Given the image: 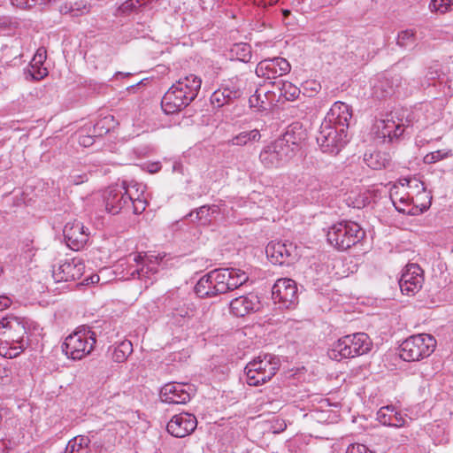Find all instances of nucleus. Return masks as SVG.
<instances>
[{"mask_svg":"<svg viewBox=\"0 0 453 453\" xmlns=\"http://www.w3.org/2000/svg\"><path fill=\"white\" fill-rule=\"evenodd\" d=\"M202 80L195 74L180 78L164 95L161 106L166 114H173L188 106L197 96Z\"/></svg>","mask_w":453,"mask_h":453,"instance_id":"1","label":"nucleus"},{"mask_svg":"<svg viewBox=\"0 0 453 453\" xmlns=\"http://www.w3.org/2000/svg\"><path fill=\"white\" fill-rule=\"evenodd\" d=\"M27 321L24 318L7 315L0 320V353L13 358L26 348L25 340L27 334Z\"/></svg>","mask_w":453,"mask_h":453,"instance_id":"2","label":"nucleus"},{"mask_svg":"<svg viewBox=\"0 0 453 453\" xmlns=\"http://www.w3.org/2000/svg\"><path fill=\"white\" fill-rule=\"evenodd\" d=\"M365 236V230L357 223L347 220L334 224L326 232L327 242L340 251L349 250Z\"/></svg>","mask_w":453,"mask_h":453,"instance_id":"3","label":"nucleus"},{"mask_svg":"<svg viewBox=\"0 0 453 453\" xmlns=\"http://www.w3.org/2000/svg\"><path fill=\"white\" fill-rule=\"evenodd\" d=\"M280 365V358L275 355L260 354L245 366L247 383L254 387L265 383L276 374Z\"/></svg>","mask_w":453,"mask_h":453,"instance_id":"4","label":"nucleus"},{"mask_svg":"<svg viewBox=\"0 0 453 453\" xmlns=\"http://www.w3.org/2000/svg\"><path fill=\"white\" fill-rule=\"evenodd\" d=\"M96 342V333L90 327L81 326L65 339L61 348L68 358L80 360L90 354Z\"/></svg>","mask_w":453,"mask_h":453,"instance_id":"5","label":"nucleus"},{"mask_svg":"<svg viewBox=\"0 0 453 453\" xmlns=\"http://www.w3.org/2000/svg\"><path fill=\"white\" fill-rule=\"evenodd\" d=\"M371 347L368 334L357 333L340 338L333 344L328 355L333 359L351 358L367 353Z\"/></svg>","mask_w":453,"mask_h":453,"instance_id":"6","label":"nucleus"},{"mask_svg":"<svg viewBox=\"0 0 453 453\" xmlns=\"http://www.w3.org/2000/svg\"><path fill=\"white\" fill-rule=\"evenodd\" d=\"M435 347L436 340L431 334H415L402 342L399 355L404 361L415 362L429 357Z\"/></svg>","mask_w":453,"mask_h":453,"instance_id":"7","label":"nucleus"},{"mask_svg":"<svg viewBox=\"0 0 453 453\" xmlns=\"http://www.w3.org/2000/svg\"><path fill=\"white\" fill-rule=\"evenodd\" d=\"M316 140L324 153L337 155L348 143L349 137L343 127L323 121Z\"/></svg>","mask_w":453,"mask_h":453,"instance_id":"8","label":"nucleus"},{"mask_svg":"<svg viewBox=\"0 0 453 453\" xmlns=\"http://www.w3.org/2000/svg\"><path fill=\"white\" fill-rule=\"evenodd\" d=\"M132 190L127 189V182L107 188L103 195L105 211L112 215L130 211L132 203Z\"/></svg>","mask_w":453,"mask_h":453,"instance_id":"9","label":"nucleus"},{"mask_svg":"<svg viewBox=\"0 0 453 453\" xmlns=\"http://www.w3.org/2000/svg\"><path fill=\"white\" fill-rule=\"evenodd\" d=\"M294 156V148L278 139L265 146L259 154L260 162L267 168L280 167Z\"/></svg>","mask_w":453,"mask_h":453,"instance_id":"10","label":"nucleus"},{"mask_svg":"<svg viewBox=\"0 0 453 453\" xmlns=\"http://www.w3.org/2000/svg\"><path fill=\"white\" fill-rule=\"evenodd\" d=\"M244 84L238 77L223 81L220 87L211 96L213 107L221 108L232 104L243 95Z\"/></svg>","mask_w":453,"mask_h":453,"instance_id":"11","label":"nucleus"},{"mask_svg":"<svg viewBox=\"0 0 453 453\" xmlns=\"http://www.w3.org/2000/svg\"><path fill=\"white\" fill-rule=\"evenodd\" d=\"M214 274L220 295L233 291L249 280V275L244 271L233 267L214 269Z\"/></svg>","mask_w":453,"mask_h":453,"instance_id":"12","label":"nucleus"},{"mask_svg":"<svg viewBox=\"0 0 453 453\" xmlns=\"http://www.w3.org/2000/svg\"><path fill=\"white\" fill-rule=\"evenodd\" d=\"M272 298L281 308H294L298 302L296 281L288 278L278 280L273 286Z\"/></svg>","mask_w":453,"mask_h":453,"instance_id":"13","label":"nucleus"},{"mask_svg":"<svg viewBox=\"0 0 453 453\" xmlns=\"http://www.w3.org/2000/svg\"><path fill=\"white\" fill-rule=\"evenodd\" d=\"M265 252L272 263L280 265L293 263L298 256L296 246L292 242H271Z\"/></svg>","mask_w":453,"mask_h":453,"instance_id":"14","label":"nucleus"},{"mask_svg":"<svg viewBox=\"0 0 453 453\" xmlns=\"http://www.w3.org/2000/svg\"><path fill=\"white\" fill-rule=\"evenodd\" d=\"M85 265L81 258L66 259L52 269L56 282H68L79 280L84 273Z\"/></svg>","mask_w":453,"mask_h":453,"instance_id":"15","label":"nucleus"},{"mask_svg":"<svg viewBox=\"0 0 453 453\" xmlns=\"http://www.w3.org/2000/svg\"><path fill=\"white\" fill-rule=\"evenodd\" d=\"M66 245L73 250L82 249L88 240L89 233L83 224L78 220L67 222L63 229Z\"/></svg>","mask_w":453,"mask_h":453,"instance_id":"16","label":"nucleus"},{"mask_svg":"<svg viewBox=\"0 0 453 453\" xmlns=\"http://www.w3.org/2000/svg\"><path fill=\"white\" fill-rule=\"evenodd\" d=\"M422 270L417 264H410L403 272L399 280V287L403 294L412 296L423 284Z\"/></svg>","mask_w":453,"mask_h":453,"instance_id":"17","label":"nucleus"},{"mask_svg":"<svg viewBox=\"0 0 453 453\" xmlns=\"http://www.w3.org/2000/svg\"><path fill=\"white\" fill-rule=\"evenodd\" d=\"M197 420L195 415L182 412L174 415L167 424V431L173 436L183 438L195 431Z\"/></svg>","mask_w":453,"mask_h":453,"instance_id":"18","label":"nucleus"},{"mask_svg":"<svg viewBox=\"0 0 453 453\" xmlns=\"http://www.w3.org/2000/svg\"><path fill=\"white\" fill-rule=\"evenodd\" d=\"M190 386L185 383L165 384L160 390L161 401L170 404H185L190 400Z\"/></svg>","mask_w":453,"mask_h":453,"instance_id":"19","label":"nucleus"},{"mask_svg":"<svg viewBox=\"0 0 453 453\" xmlns=\"http://www.w3.org/2000/svg\"><path fill=\"white\" fill-rule=\"evenodd\" d=\"M403 77L400 73H388L380 77L372 86V96L383 99L394 94L396 88L403 86Z\"/></svg>","mask_w":453,"mask_h":453,"instance_id":"20","label":"nucleus"},{"mask_svg":"<svg viewBox=\"0 0 453 453\" xmlns=\"http://www.w3.org/2000/svg\"><path fill=\"white\" fill-rule=\"evenodd\" d=\"M230 312L236 317H244L260 308L258 296L254 293L238 296L229 303Z\"/></svg>","mask_w":453,"mask_h":453,"instance_id":"21","label":"nucleus"},{"mask_svg":"<svg viewBox=\"0 0 453 453\" xmlns=\"http://www.w3.org/2000/svg\"><path fill=\"white\" fill-rule=\"evenodd\" d=\"M351 118V107L343 102L338 101L332 105L323 121L328 122L333 126H337L340 128L343 127L347 130Z\"/></svg>","mask_w":453,"mask_h":453,"instance_id":"22","label":"nucleus"},{"mask_svg":"<svg viewBox=\"0 0 453 453\" xmlns=\"http://www.w3.org/2000/svg\"><path fill=\"white\" fill-rule=\"evenodd\" d=\"M134 260L136 262L138 268L134 270L131 275L134 278L136 276L138 279H150L152 275L158 273V266L162 257L153 255L142 256L139 254L134 256Z\"/></svg>","mask_w":453,"mask_h":453,"instance_id":"23","label":"nucleus"},{"mask_svg":"<svg viewBox=\"0 0 453 453\" xmlns=\"http://www.w3.org/2000/svg\"><path fill=\"white\" fill-rule=\"evenodd\" d=\"M214 270L204 274L195 286V293L200 298H211L220 295L216 287Z\"/></svg>","mask_w":453,"mask_h":453,"instance_id":"24","label":"nucleus"},{"mask_svg":"<svg viewBox=\"0 0 453 453\" xmlns=\"http://www.w3.org/2000/svg\"><path fill=\"white\" fill-rule=\"evenodd\" d=\"M219 213V207L216 204L203 205L198 209L190 211L185 218H190L192 222H197L203 226L211 223L215 215Z\"/></svg>","mask_w":453,"mask_h":453,"instance_id":"25","label":"nucleus"},{"mask_svg":"<svg viewBox=\"0 0 453 453\" xmlns=\"http://www.w3.org/2000/svg\"><path fill=\"white\" fill-rule=\"evenodd\" d=\"M167 316L172 324L182 326L194 316V311L186 303H178L171 308Z\"/></svg>","mask_w":453,"mask_h":453,"instance_id":"26","label":"nucleus"},{"mask_svg":"<svg viewBox=\"0 0 453 453\" xmlns=\"http://www.w3.org/2000/svg\"><path fill=\"white\" fill-rule=\"evenodd\" d=\"M364 161L367 166L373 170H381L387 168L391 164V157L387 152L372 151L365 152Z\"/></svg>","mask_w":453,"mask_h":453,"instance_id":"27","label":"nucleus"},{"mask_svg":"<svg viewBox=\"0 0 453 453\" xmlns=\"http://www.w3.org/2000/svg\"><path fill=\"white\" fill-rule=\"evenodd\" d=\"M304 139L305 134L302 125L299 122H295L288 127L283 136L278 140L285 142L286 144H290L295 149Z\"/></svg>","mask_w":453,"mask_h":453,"instance_id":"28","label":"nucleus"},{"mask_svg":"<svg viewBox=\"0 0 453 453\" xmlns=\"http://www.w3.org/2000/svg\"><path fill=\"white\" fill-rule=\"evenodd\" d=\"M89 444L88 436L78 435L68 441L64 453H89Z\"/></svg>","mask_w":453,"mask_h":453,"instance_id":"29","label":"nucleus"},{"mask_svg":"<svg viewBox=\"0 0 453 453\" xmlns=\"http://www.w3.org/2000/svg\"><path fill=\"white\" fill-rule=\"evenodd\" d=\"M261 134L258 129L255 128L250 131H242L234 136L228 143L234 146H244L252 142H258Z\"/></svg>","mask_w":453,"mask_h":453,"instance_id":"30","label":"nucleus"},{"mask_svg":"<svg viewBox=\"0 0 453 453\" xmlns=\"http://www.w3.org/2000/svg\"><path fill=\"white\" fill-rule=\"evenodd\" d=\"M133 352V344L128 340H124L113 348L111 358L114 362L122 363Z\"/></svg>","mask_w":453,"mask_h":453,"instance_id":"31","label":"nucleus"},{"mask_svg":"<svg viewBox=\"0 0 453 453\" xmlns=\"http://www.w3.org/2000/svg\"><path fill=\"white\" fill-rule=\"evenodd\" d=\"M396 44L403 49H413L417 45V36L413 30L406 29L398 33Z\"/></svg>","mask_w":453,"mask_h":453,"instance_id":"32","label":"nucleus"},{"mask_svg":"<svg viewBox=\"0 0 453 453\" xmlns=\"http://www.w3.org/2000/svg\"><path fill=\"white\" fill-rule=\"evenodd\" d=\"M277 69L272 59H265L259 62L256 67V74L265 79H274L277 76Z\"/></svg>","mask_w":453,"mask_h":453,"instance_id":"33","label":"nucleus"},{"mask_svg":"<svg viewBox=\"0 0 453 453\" xmlns=\"http://www.w3.org/2000/svg\"><path fill=\"white\" fill-rule=\"evenodd\" d=\"M395 129L397 130L396 122L392 119H387L382 121V127L379 130V136L383 138V141L388 140V142H393L395 139Z\"/></svg>","mask_w":453,"mask_h":453,"instance_id":"34","label":"nucleus"},{"mask_svg":"<svg viewBox=\"0 0 453 453\" xmlns=\"http://www.w3.org/2000/svg\"><path fill=\"white\" fill-rule=\"evenodd\" d=\"M403 181H404V183H402V185L404 186L406 184L410 188H411L412 187H415V188H419V186L421 187L422 193L418 194L416 200L418 201L420 196H424V198H426L427 201L426 203H420V206H421L420 210L421 211L427 210L431 205L432 196H430L429 194H427L426 192V188L424 187V183L420 182L419 180H418L416 179H413V180L404 179Z\"/></svg>","mask_w":453,"mask_h":453,"instance_id":"35","label":"nucleus"},{"mask_svg":"<svg viewBox=\"0 0 453 453\" xmlns=\"http://www.w3.org/2000/svg\"><path fill=\"white\" fill-rule=\"evenodd\" d=\"M231 52L239 61L248 63L251 59V47L247 43L234 44L231 49Z\"/></svg>","mask_w":453,"mask_h":453,"instance_id":"36","label":"nucleus"},{"mask_svg":"<svg viewBox=\"0 0 453 453\" xmlns=\"http://www.w3.org/2000/svg\"><path fill=\"white\" fill-rule=\"evenodd\" d=\"M114 126V117L112 115L105 116L94 125V135L102 136L107 134Z\"/></svg>","mask_w":453,"mask_h":453,"instance_id":"37","label":"nucleus"},{"mask_svg":"<svg viewBox=\"0 0 453 453\" xmlns=\"http://www.w3.org/2000/svg\"><path fill=\"white\" fill-rule=\"evenodd\" d=\"M142 6V3L140 0H127L118 7L115 15L128 16L135 12Z\"/></svg>","mask_w":453,"mask_h":453,"instance_id":"38","label":"nucleus"},{"mask_svg":"<svg viewBox=\"0 0 453 453\" xmlns=\"http://www.w3.org/2000/svg\"><path fill=\"white\" fill-rule=\"evenodd\" d=\"M265 98H266V93H262L260 89H257L249 98L250 106L261 111L267 110L270 104L265 101Z\"/></svg>","mask_w":453,"mask_h":453,"instance_id":"39","label":"nucleus"},{"mask_svg":"<svg viewBox=\"0 0 453 453\" xmlns=\"http://www.w3.org/2000/svg\"><path fill=\"white\" fill-rule=\"evenodd\" d=\"M390 198L392 200V203H394L395 209L403 213H409L410 211H407L405 209V206L409 205V195L402 196L398 197V191L391 190L390 192Z\"/></svg>","mask_w":453,"mask_h":453,"instance_id":"40","label":"nucleus"},{"mask_svg":"<svg viewBox=\"0 0 453 453\" xmlns=\"http://www.w3.org/2000/svg\"><path fill=\"white\" fill-rule=\"evenodd\" d=\"M429 9L431 12L446 13L453 10V0H431Z\"/></svg>","mask_w":453,"mask_h":453,"instance_id":"41","label":"nucleus"},{"mask_svg":"<svg viewBox=\"0 0 453 453\" xmlns=\"http://www.w3.org/2000/svg\"><path fill=\"white\" fill-rule=\"evenodd\" d=\"M132 203L130 206V211H132L134 214H141L142 213L147 206V201L144 196H142V191L140 192V194H137L136 196H134V194L132 196Z\"/></svg>","mask_w":453,"mask_h":453,"instance_id":"42","label":"nucleus"},{"mask_svg":"<svg viewBox=\"0 0 453 453\" xmlns=\"http://www.w3.org/2000/svg\"><path fill=\"white\" fill-rule=\"evenodd\" d=\"M91 5L86 1L81 0L70 4L68 12L74 17L87 14L90 12Z\"/></svg>","mask_w":453,"mask_h":453,"instance_id":"43","label":"nucleus"},{"mask_svg":"<svg viewBox=\"0 0 453 453\" xmlns=\"http://www.w3.org/2000/svg\"><path fill=\"white\" fill-rule=\"evenodd\" d=\"M450 150H438L436 151L430 152L424 157V162L426 164H434L440 160L449 157L451 156Z\"/></svg>","mask_w":453,"mask_h":453,"instance_id":"44","label":"nucleus"},{"mask_svg":"<svg viewBox=\"0 0 453 453\" xmlns=\"http://www.w3.org/2000/svg\"><path fill=\"white\" fill-rule=\"evenodd\" d=\"M395 411V408L392 405L381 407L377 412V419L383 426H388L390 424V420Z\"/></svg>","mask_w":453,"mask_h":453,"instance_id":"45","label":"nucleus"},{"mask_svg":"<svg viewBox=\"0 0 453 453\" xmlns=\"http://www.w3.org/2000/svg\"><path fill=\"white\" fill-rule=\"evenodd\" d=\"M281 96L287 100L293 101L300 95V89L290 82H284L281 88Z\"/></svg>","mask_w":453,"mask_h":453,"instance_id":"46","label":"nucleus"},{"mask_svg":"<svg viewBox=\"0 0 453 453\" xmlns=\"http://www.w3.org/2000/svg\"><path fill=\"white\" fill-rule=\"evenodd\" d=\"M273 63L274 64L277 69V76H282L290 72L291 66L290 64L282 58H272Z\"/></svg>","mask_w":453,"mask_h":453,"instance_id":"47","label":"nucleus"},{"mask_svg":"<svg viewBox=\"0 0 453 453\" xmlns=\"http://www.w3.org/2000/svg\"><path fill=\"white\" fill-rule=\"evenodd\" d=\"M25 73L34 81H40L48 75V70L44 66H39L35 69H27Z\"/></svg>","mask_w":453,"mask_h":453,"instance_id":"48","label":"nucleus"},{"mask_svg":"<svg viewBox=\"0 0 453 453\" xmlns=\"http://www.w3.org/2000/svg\"><path fill=\"white\" fill-rule=\"evenodd\" d=\"M349 199L351 201V204L354 208L361 209L370 203V197L365 194L359 195L357 197L349 196Z\"/></svg>","mask_w":453,"mask_h":453,"instance_id":"49","label":"nucleus"},{"mask_svg":"<svg viewBox=\"0 0 453 453\" xmlns=\"http://www.w3.org/2000/svg\"><path fill=\"white\" fill-rule=\"evenodd\" d=\"M346 453H375V451L368 448L365 444L352 443L347 448Z\"/></svg>","mask_w":453,"mask_h":453,"instance_id":"50","label":"nucleus"},{"mask_svg":"<svg viewBox=\"0 0 453 453\" xmlns=\"http://www.w3.org/2000/svg\"><path fill=\"white\" fill-rule=\"evenodd\" d=\"M405 418L402 415L401 412H398L396 410L395 411L390 424L388 425V426H394V427H402L405 425Z\"/></svg>","mask_w":453,"mask_h":453,"instance_id":"51","label":"nucleus"},{"mask_svg":"<svg viewBox=\"0 0 453 453\" xmlns=\"http://www.w3.org/2000/svg\"><path fill=\"white\" fill-rule=\"evenodd\" d=\"M442 73L441 72L439 65H434L433 66H430L427 70V73L426 74V78L428 81H434L436 79L441 80V79Z\"/></svg>","mask_w":453,"mask_h":453,"instance_id":"52","label":"nucleus"},{"mask_svg":"<svg viewBox=\"0 0 453 453\" xmlns=\"http://www.w3.org/2000/svg\"><path fill=\"white\" fill-rule=\"evenodd\" d=\"M38 0H11L13 6L20 9L31 8Z\"/></svg>","mask_w":453,"mask_h":453,"instance_id":"53","label":"nucleus"},{"mask_svg":"<svg viewBox=\"0 0 453 453\" xmlns=\"http://www.w3.org/2000/svg\"><path fill=\"white\" fill-rule=\"evenodd\" d=\"M46 54H47V51H46L45 48H43V47L39 48L36 50V53L35 54L34 58H33L35 63V64L36 63L43 64L47 58Z\"/></svg>","mask_w":453,"mask_h":453,"instance_id":"54","label":"nucleus"},{"mask_svg":"<svg viewBox=\"0 0 453 453\" xmlns=\"http://www.w3.org/2000/svg\"><path fill=\"white\" fill-rule=\"evenodd\" d=\"M320 88H321L320 84L317 83L314 81H306L303 84L304 90H306V91L311 90V93L309 95L310 96H311L313 93H318L319 90L320 89Z\"/></svg>","mask_w":453,"mask_h":453,"instance_id":"55","label":"nucleus"},{"mask_svg":"<svg viewBox=\"0 0 453 453\" xmlns=\"http://www.w3.org/2000/svg\"><path fill=\"white\" fill-rule=\"evenodd\" d=\"M146 187L139 184L137 182H131L130 184H127V189L128 192L132 190V192L134 194V196H137V194H140L141 191H142V195L144 194Z\"/></svg>","mask_w":453,"mask_h":453,"instance_id":"56","label":"nucleus"},{"mask_svg":"<svg viewBox=\"0 0 453 453\" xmlns=\"http://www.w3.org/2000/svg\"><path fill=\"white\" fill-rule=\"evenodd\" d=\"M94 134L93 135H80L79 137V143L84 147L91 146L95 140H94Z\"/></svg>","mask_w":453,"mask_h":453,"instance_id":"57","label":"nucleus"},{"mask_svg":"<svg viewBox=\"0 0 453 453\" xmlns=\"http://www.w3.org/2000/svg\"><path fill=\"white\" fill-rule=\"evenodd\" d=\"M12 300L6 296H0V311L9 308L12 304Z\"/></svg>","mask_w":453,"mask_h":453,"instance_id":"58","label":"nucleus"},{"mask_svg":"<svg viewBox=\"0 0 453 453\" xmlns=\"http://www.w3.org/2000/svg\"><path fill=\"white\" fill-rule=\"evenodd\" d=\"M396 125H397V130L395 129V132H394V134H395V140H397L401 135H403V134L404 132V125L403 124L396 123Z\"/></svg>","mask_w":453,"mask_h":453,"instance_id":"59","label":"nucleus"},{"mask_svg":"<svg viewBox=\"0 0 453 453\" xmlns=\"http://www.w3.org/2000/svg\"><path fill=\"white\" fill-rule=\"evenodd\" d=\"M84 280L87 281V284L97 283L99 281V276L97 274H93L89 278L85 279Z\"/></svg>","mask_w":453,"mask_h":453,"instance_id":"60","label":"nucleus"},{"mask_svg":"<svg viewBox=\"0 0 453 453\" xmlns=\"http://www.w3.org/2000/svg\"><path fill=\"white\" fill-rule=\"evenodd\" d=\"M39 66H43V64H41V63H36L35 64L34 59L32 58V60H31L27 69H35V68L39 67Z\"/></svg>","mask_w":453,"mask_h":453,"instance_id":"61","label":"nucleus"},{"mask_svg":"<svg viewBox=\"0 0 453 453\" xmlns=\"http://www.w3.org/2000/svg\"><path fill=\"white\" fill-rule=\"evenodd\" d=\"M408 59H406L405 58H403V59H401L400 61H398L396 64H395V66L396 67H400L402 65H404L406 63H407Z\"/></svg>","mask_w":453,"mask_h":453,"instance_id":"62","label":"nucleus"},{"mask_svg":"<svg viewBox=\"0 0 453 453\" xmlns=\"http://www.w3.org/2000/svg\"><path fill=\"white\" fill-rule=\"evenodd\" d=\"M142 3V5L151 4L153 2H157L158 0H140Z\"/></svg>","mask_w":453,"mask_h":453,"instance_id":"63","label":"nucleus"},{"mask_svg":"<svg viewBox=\"0 0 453 453\" xmlns=\"http://www.w3.org/2000/svg\"><path fill=\"white\" fill-rule=\"evenodd\" d=\"M283 16L287 18L288 15H290L291 12L289 10H283L282 11Z\"/></svg>","mask_w":453,"mask_h":453,"instance_id":"64","label":"nucleus"}]
</instances>
